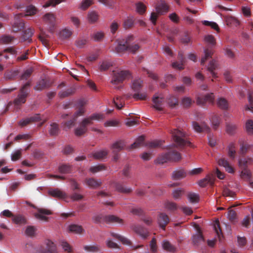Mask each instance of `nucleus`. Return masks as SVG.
I'll return each instance as SVG.
<instances>
[{
	"instance_id": "f257e3e1",
	"label": "nucleus",
	"mask_w": 253,
	"mask_h": 253,
	"mask_svg": "<svg viewBox=\"0 0 253 253\" xmlns=\"http://www.w3.org/2000/svg\"><path fill=\"white\" fill-rule=\"evenodd\" d=\"M104 115L100 114H93L88 118L84 119L80 124L79 126L75 129V134L81 136L87 131V126L92 124L93 120L103 119Z\"/></svg>"
},
{
	"instance_id": "f03ea898",
	"label": "nucleus",
	"mask_w": 253,
	"mask_h": 253,
	"mask_svg": "<svg viewBox=\"0 0 253 253\" xmlns=\"http://www.w3.org/2000/svg\"><path fill=\"white\" fill-rule=\"evenodd\" d=\"M170 133L176 146L182 148L186 146L192 147L191 143L187 140L186 134L180 130L174 129Z\"/></svg>"
},
{
	"instance_id": "7ed1b4c3",
	"label": "nucleus",
	"mask_w": 253,
	"mask_h": 253,
	"mask_svg": "<svg viewBox=\"0 0 253 253\" xmlns=\"http://www.w3.org/2000/svg\"><path fill=\"white\" fill-rule=\"evenodd\" d=\"M86 102L84 100H80L78 102V110L74 114L73 117L66 122L62 123L63 129L67 131L74 126L76 121V119L79 116L82 115L84 112V106Z\"/></svg>"
},
{
	"instance_id": "20e7f679",
	"label": "nucleus",
	"mask_w": 253,
	"mask_h": 253,
	"mask_svg": "<svg viewBox=\"0 0 253 253\" xmlns=\"http://www.w3.org/2000/svg\"><path fill=\"white\" fill-rule=\"evenodd\" d=\"M181 159L179 153L175 150H169L168 153L159 156L156 160V163L159 164H163L169 161H178Z\"/></svg>"
},
{
	"instance_id": "39448f33",
	"label": "nucleus",
	"mask_w": 253,
	"mask_h": 253,
	"mask_svg": "<svg viewBox=\"0 0 253 253\" xmlns=\"http://www.w3.org/2000/svg\"><path fill=\"white\" fill-rule=\"evenodd\" d=\"M92 219L95 223H123V220L122 219L120 218L119 217H117L113 215H109L106 216H103L102 215H95L92 217Z\"/></svg>"
},
{
	"instance_id": "423d86ee",
	"label": "nucleus",
	"mask_w": 253,
	"mask_h": 253,
	"mask_svg": "<svg viewBox=\"0 0 253 253\" xmlns=\"http://www.w3.org/2000/svg\"><path fill=\"white\" fill-rule=\"evenodd\" d=\"M31 82L29 81L25 83L21 88L19 94L18 95L17 97L14 100L15 105H21L26 102V98L29 93V90L28 88L31 85Z\"/></svg>"
},
{
	"instance_id": "0eeeda50",
	"label": "nucleus",
	"mask_w": 253,
	"mask_h": 253,
	"mask_svg": "<svg viewBox=\"0 0 253 253\" xmlns=\"http://www.w3.org/2000/svg\"><path fill=\"white\" fill-rule=\"evenodd\" d=\"M112 78L111 83L114 85H117L122 83L125 79L128 78L130 76V73L128 71L116 70L112 72Z\"/></svg>"
},
{
	"instance_id": "6e6552de",
	"label": "nucleus",
	"mask_w": 253,
	"mask_h": 253,
	"mask_svg": "<svg viewBox=\"0 0 253 253\" xmlns=\"http://www.w3.org/2000/svg\"><path fill=\"white\" fill-rule=\"evenodd\" d=\"M38 251L40 253H55L56 247L53 242L47 240L44 245L39 247Z\"/></svg>"
},
{
	"instance_id": "1a4fd4ad",
	"label": "nucleus",
	"mask_w": 253,
	"mask_h": 253,
	"mask_svg": "<svg viewBox=\"0 0 253 253\" xmlns=\"http://www.w3.org/2000/svg\"><path fill=\"white\" fill-rule=\"evenodd\" d=\"M133 39V36L130 35L127 36L126 39L119 42L118 45L116 47V51L117 53H121L126 51H128L129 47V42Z\"/></svg>"
},
{
	"instance_id": "9d476101",
	"label": "nucleus",
	"mask_w": 253,
	"mask_h": 253,
	"mask_svg": "<svg viewBox=\"0 0 253 253\" xmlns=\"http://www.w3.org/2000/svg\"><path fill=\"white\" fill-rule=\"evenodd\" d=\"M52 85V82L46 78L39 80L36 83L34 89L38 91H42L50 87Z\"/></svg>"
},
{
	"instance_id": "9b49d317",
	"label": "nucleus",
	"mask_w": 253,
	"mask_h": 253,
	"mask_svg": "<svg viewBox=\"0 0 253 253\" xmlns=\"http://www.w3.org/2000/svg\"><path fill=\"white\" fill-rule=\"evenodd\" d=\"M214 99L213 93H211L204 96H198L197 99V103L200 105H204L206 102L213 104Z\"/></svg>"
},
{
	"instance_id": "f8f14e48",
	"label": "nucleus",
	"mask_w": 253,
	"mask_h": 253,
	"mask_svg": "<svg viewBox=\"0 0 253 253\" xmlns=\"http://www.w3.org/2000/svg\"><path fill=\"white\" fill-rule=\"evenodd\" d=\"M37 211L38 212L35 214L36 218L45 221H47L48 219L45 215H50L52 214L50 211L46 209L38 208Z\"/></svg>"
},
{
	"instance_id": "ddd939ff",
	"label": "nucleus",
	"mask_w": 253,
	"mask_h": 253,
	"mask_svg": "<svg viewBox=\"0 0 253 253\" xmlns=\"http://www.w3.org/2000/svg\"><path fill=\"white\" fill-rule=\"evenodd\" d=\"M43 19L44 22L49 26V30L52 32L55 22V15L52 13H47L43 16Z\"/></svg>"
},
{
	"instance_id": "4468645a",
	"label": "nucleus",
	"mask_w": 253,
	"mask_h": 253,
	"mask_svg": "<svg viewBox=\"0 0 253 253\" xmlns=\"http://www.w3.org/2000/svg\"><path fill=\"white\" fill-rule=\"evenodd\" d=\"M132 229L144 239H146L149 235V232L147 229L140 225H133Z\"/></svg>"
},
{
	"instance_id": "2eb2a0df",
	"label": "nucleus",
	"mask_w": 253,
	"mask_h": 253,
	"mask_svg": "<svg viewBox=\"0 0 253 253\" xmlns=\"http://www.w3.org/2000/svg\"><path fill=\"white\" fill-rule=\"evenodd\" d=\"M169 221V218L167 214L164 213L159 214L158 217V223L162 229L165 230L166 226Z\"/></svg>"
},
{
	"instance_id": "dca6fc26",
	"label": "nucleus",
	"mask_w": 253,
	"mask_h": 253,
	"mask_svg": "<svg viewBox=\"0 0 253 253\" xmlns=\"http://www.w3.org/2000/svg\"><path fill=\"white\" fill-rule=\"evenodd\" d=\"M41 120L40 114H35L33 116L27 118L24 120H21L19 124L21 126H26L31 123L36 122Z\"/></svg>"
},
{
	"instance_id": "f3484780",
	"label": "nucleus",
	"mask_w": 253,
	"mask_h": 253,
	"mask_svg": "<svg viewBox=\"0 0 253 253\" xmlns=\"http://www.w3.org/2000/svg\"><path fill=\"white\" fill-rule=\"evenodd\" d=\"M84 182L88 187L92 189H96L102 184V181L100 180H96L93 178H86Z\"/></svg>"
},
{
	"instance_id": "a211bd4d",
	"label": "nucleus",
	"mask_w": 253,
	"mask_h": 253,
	"mask_svg": "<svg viewBox=\"0 0 253 253\" xmlns=\"http://www.w3.org/2000/svg\"><path fill=\"white\" fill-rule=\"evenodd\" d=\"M192 127L195 131L199 133L204 131L208 132L210 129V127L206 124L203 123L200 125L196 122H193Z\"/></svg>"
},
{
	"instance_id": "6ab92c4d",
	"label": "nucleus",
	"mask_w": 253,
	"mask_h": 253,
	"mask_svg": "<svg viewBox=\"0 0 253 253\" xmlns=\"http://www.w3.org/2000/svg\"><path fill=\"white\" fill-rule=\"evenodd\" d=\"M125 146V142L124 140H119L113 143L111 148L112 149L113 153H116L123 150Z\"/></svg>"
},
{
	"instance_id": "aec40b11",
	"label": "nucleus",
	"mask_w": 253,
	"mask_h": 253,
	"mask_svg": "<svg viewBox=\"0 0 253 253\" xmlns=\"http://www.w3.org/2000/svg\"><path fill=\"white\" fill-rule=\"evenodd\" d=\"M164 102V98L155 95L153 98V102L154 103L153 107L158 111H162L163 108L162 107Z\"/></svg>"
},
{
	"instance_id": "412c9836",
	"label": "nucleus",
	"mask_w": 253,
	"mask_h": 253,
	"mask_svg": "<svg viewBox=\"0 0 253 253\" xmlns=\"http://www.w3.org/2000/svg\"><path fill=\"white\" fill-rule=\"evenodd\" d=\"M48 131L50 136H57L60 132L58 124L56 123H51L49 127Z\"/></svg>"
},
{
	"instance_id": "4be33fe9",
	"label": "nucleus",
	"mask_w": 253,
	"mask_h": 253,
	"mask_svg": "<svg viewBox=\"0 0 253 253\" xmlns=\"http://www.w3.org/2000/svg\"><path fill=\"white\" fill-rule=\"evenodd\" d=\"M186 175V172L182 169H176L172 173V178L174 180H179L184 178Z\"/></svg>"
},
{
	"instance_id": "5701e85b",
	"label": "nucleus",
	"mask_w": 253,
	"mask_h": 253,
	"mask_svg": "<svg viewBox=\"0 0 253 253\" xmlns=\"http://www.w3.org/2000/svg\"><path fill=\"white\" fill-rule=\"evenodd\" d=\"M214 183V178L212 175H208L205 178L201 179L199 182L200 186L204 187L208 184L213 185Z\"/></svg>"
},
{
	"instance_id": "b1692460",
	"label": "nucleus",
	"mask_w": 253,
	"mask_h": 253,
	"mask_svg": "<svg viewBox=\"0 0 253 253\" xmlns=\"http://www.w3.org/2000/svg\"><path fill=\"white\" fill-rule=\"evenodd\" d=\"M162 246L164 250L169 252L173 253L176 251V247L168 240H164L162 243Z\"/></svg>"
},
{
	"instance_id": "393cba45",
	"label": "nucleus",
	"mask_w": 253,
	"mask_h": 253,
	"mask_svg": "<svg viewBox=\"0 0 253 253\" xmlns=\"http://www.w3.org/2000/svg\"><path fill=\"white\" fill-rule=\"evenodd\" d=\"M115 187L116 190L120 193L128 194L132 191L131 188L125 187L123 184L119 182L115 184Z\"/></svg>"
},
{
	"instance_id": "a878e982",
	"label": "nucleus",
	"mask_w": 253,
	"mask_h": 253,
	"mask_svg": "<svg viewBox=\"0 0 253 253\" xmlns=\"http://www.w3.org/2000/svg\"><path fill=\"white\" fill-rule=\"evenodd\" d=\"M19 73L18 70L6 71L4 74V78L6 80H14L18 76Z\"/></svg>"
},
{
	"instance_id": "bb28decb",
	"label": "nucleus",
	"mask_w": 253,
	"mask_h": 253,
	"mask_svg": "<svg viewBox=\"0 0 253 253\" xmlns=\"http://www.w3.org/2000/svg\"><path fill=\"white\" fill-rule=\"evenodd\" d=\"M107 155V151L100 150L90 154L89 157H93L95 159L100 160L106 158Z\"/></svg>"
},
{
	"instance_id": "cd10ccee",
	"label": "nucleus",
	"mask_w": 253,
	"mask_h": 253,
	"mask_svg": "<svg viewBox=\"0 0 253 253\" xmlns=\"http://www.w3.org/2000/svg\"><path fill=\"white\" fill-rule=\"evenodd\" d=\"M218 164L219 166L224 167L228 172H234V169L233 168L229 165L228 162L224 158H221L219 159L218 161Z\"/></svg>"
},
{
	"instance_id": "c85d7f7f",
	"label": "nucleus",
	"mask_w": 253,
	"mask_h": 253,
	"mask_svg": "<svg viewBox=\"0 0 253 253\" xmlns=\"http://www.w3.org/2000/svg\"><path fill=\"white\" fill-rule=\"evenodd\" d=\"M48 194L50 196L55 198H64L66 197L65 194L58 189L49 190L48 191Z\"/></svg>"
},
{
	"instance_id": "c756f323",
	"label": "nucleus",
	"mask_w": 253,
	"mask_h": 253,
	"mask_svg": "<svg viewBox=\"0 0 253 253\" xmlns=\"http://www.w3.org/2000/svg\"><path fill=\"white\" fill-rule=\"evenodd\" d=\"M58 169L61 173L68 174L71 172L72 167L71 165L68 164H62L59 166Z\"/></svg>"
},
{
	"instance_id": "7c9ffc66",
	"label": "nucleus",
	"mask_w": 253,
	"mask_h": 253,
	"mask_svg": "<svg viewBox=\"0 0 253 253\" xmlns=\"http://www.w3.org/2000/svg\"><path fill=\"white\" fill-rule=\"evenodd\" d=\"M213 53V51L212 49L209 48H206L204 49V56L201 59V64L202 65H204L208 59L211 57Z\"/></svg>"
},
{
	"instance_id": "2f4dec72",
	"label": "nucleus",
	"mask_w": 253,
	"mask_h": 253,
	"mask_svg": "<svg viewBox=\"0 0 253 253\" xmlns=\"http://www.w3.org/2000/svg\"><path fill=\"white\" fill-rule=\"evenodd\" d=\"M217 64L215 60H212L211 61H210L208 67V70L211 72L212 77L213 78H216L217 77L216 74L214 72V70H215L217 68Z\"/></svg>"
},
{
	"instance_id": "473e14b6",
	"label": "nucleus",
	"mask_w": 253,
	"mask_h": 253,
	"mask_svg": "<svg viewBox=\"0 0 253 253\" xmlns=\"http://www.w3.org/2000/svg\"><path fill=\"white\" fill-rule=\"evenodd\" d=\"M34 34V30L31 28H28L24 30V34L23 35V40L24 41H28L30 42L32 41L31 37Z\"/></svg>"
},
{
	"instance_id": "72a5a7b5",
	"label": "nucleus",
	"mask_w": 253,
	"mask_h": 253,
	"mask_svg": "<svg viewBox=\"0 0 253 253\" xmlns=\"http://www.w3.org/2000/svg\"><path fill=\"white\" fill-rule=\"evenodd\" d=\"M144 141V137L143 136L138 137L135 141L130 146L129 149H133L139 147L143 145Z\"/></svg>"
},
{
	"instance_id": "f704fd0d",
	"label": "nucleus",
	"mask_w": 253,
	"mask_h": 253,
	"mask_svg": "<svg viewBox=\"0 0 253 253\" xmlns=\"http://www.w3.org/2000/svg\"><path fill=\"white\" fill-rule=\"evenodd\" d=\"M224 19L226 24L228 26H231L233 25L237 26L239 25V21L235 17L231 16H226Z\"/></svg>"
},
{
	"instance_id": "c9c22d12",
	"label": "nucleus",
	"mask_w": 253,
	"mask_h": 253,
	"mask_svg": "<svg viewBox=\"0 0 253 253\" xmlns=\"http://www.w3.org/2000/svg\"><path fill=\"white\" fill-rule=\"evenodd\" d=\"M75 91V89L73 87H71L66 90H62L59 92L58 95L61 98H64L72 95Z\"/></svg>"
},
{
	"instance_id": "e433bc0d",
	"label": "nucleus",
	"mask_w": 253,
	"mask_h": 253,
	"mask_svg": "<svg viewBox=\"0 0 253 253\" xmlns=\"http://www.w3.org/2000/svg\"><path fill=\"white\" fill-rule=\"evenodd\" d=\"M245 130L249 135H253V121L248 120L245 126Z\"/></svg>"
},
{
	"instance_id": "4c0bfd02",
	"label": "nucleus",
	"mask_w": 253,
	"mask_h": 253,
	"mask_svg": "<svg viewBox=\"0 0 253 253\" xmlns=\"http://www.w3.org/2000/svg\"><path fill=\"white\" fill-rule=\"evenodd\" d=\"M84 249L89 252L98 253L101 251L100 247L97 245H86L84 246Z\"/></svg>"
},
{
	"instance_id": "58836bf2",
	"label": "nucleus",
	"mask_w": 253,
	"mask_h": 253,
	"mask_svg": "<svg viewBox=\"0 0 253 253\" xmlns=\"http://www.w3.org/2000/svg\"><path fill=\"white\" fill-rule=\"evenodd\" d=\"M111 235L114 238L120 240L123 244L130 245V241L128 239L114 232H111Z\"/></svg>"
},
{
	"instance_id": "ea45409f",
	"label": "nucleus",
	"mask_w": 253,
	"mask_h": 253,
	"mask_svg": "<svg viewBox=\"0 0 253 253\" xmlns=\"http://www.w3.org/2000/svg\"><path fill=\"white\" fill-rule=\"evenodd\" d=\"M157 13L159 14H163L168 10V6L165 3H161L156 7Z\"/></svg>"
},
{
	"instance_id": "a19ab883",
	"label": "nucleus",
	"mask_w": 253,
	"mask_h": 253,
	"mask_svg": "<svg viewBox=\"0 0 253 253\" xmlns=\"http://www.w3.org/2000/svg\"><path fill=\"white\" fill-rule=\"evenodd\" d=\"M217 105L218 107L223 110L227 109L228 103L227 100L224 98L220 97L217 101Z\"/></svg>"
},
{
	"instance_id": "79ce46f5",
	"label": "nucleus",
	"mask_w": 253,
	"mask_h": 253,
	"mask_svg": "<svg viewBox=\"0 0 253 253\" xmlns=\"http://www.w3.org/2000/svg\"><path fill=\"white\" fill-rule=\"evenodd\" d=\"M142 81L140 79L134 80L132 84L131 88L135 92H139L142 87Z\"/></svg>"
},
{
	"instance_id": "37998d69",
	"label": "nucleus",
	"mask_w": 253,
	"mask_h": 253,
	"mask_svg": "<svg viewBox=\"0 0 253 253\" xmlns=\"http://www.w3.org/2000/svg\"><path fill=\"white\" fill-rule=\"evenodd\" d=\"M178 57L181 60V62H174L172 63V66L173 68L177 69L179 70H182L184 68L183 67V64L182 63V62L183 61V55L181 53H178Z\"/></svg>"
},
{
	"instance_id": "c03bdc74",
	"label": "nucleus",
	"mask_w": 253,
	"mask_h": 253,
	"mask_svg": "<svg viewBox=\"0 0 253 253\" xmlns=\"http://www.w3.org/2000/svg\"><path fill=\"white\" fill-rule=\"evenodd\" d=\"M34 69L33 68H29L25 70L22 74L20 76V80H27L31 76Z\"/></svg>"
},
{
	"instance_id": "a18cd8bd",
	"label": "nucleus",
	"mask_w": 253,
	"mask_h": 253,
	"mask_svg": "<svg viewBox=\"0 0 253 253\" xmlns=\"http://www.w3.org/2000/svg\"><path fill=\"white\" fill-rule=\"evenodd\" d=\"M69 229L70 232H74L76 234H81L84 231V229L81 226L76 224H72L70 225L69 226Z\"/></svg>"
},
{
	"instance_id": "49530a36",
	"label": "nucleus",
	"mask_w": 253,
	"mask_h": 253,
	"mask_svg": "<svg viewBox=\"0 0 253 253\" xmlns=\"http://www.w3.org/2000/svg\"><path fill=\"white\" fill-rule=\"evenodd\" d=\"M113 65L112 63L109 60L103 61L99 67V69L101 71H105L109 69Z\"/></svg>"
},
{
	"instance_id": "de8ad7c7",
	"label": "nucleus",
	"mask_w": 253,
	"mask_h": 253,
	"mask_svg": "<svg viewBox=\"0 0 253 253\" xmlns=\"http://www.w3.org/2000/svg\"><path fill=\"white\" fill-rule=\"evenodd\" d=\"M211 122L214 129H217L220 122V119L217 115H213L211 118Z\"/></svg>"
},
{
	"instance_id": "09e8293b",
	"label": "nucleus",
	"mask_w": 253,
	"mask_h": 253,
	"mask_svg": "<svg viewBox=\"0 0 253 253\" xmlns=\"http://www.w3.org/2000/svg\"><path fill=\"white\" fill-rule=\"evenodd\" d=\"M72 31L67 29L62 30L59 33V37L61 39L64 40L70 37L72 35Z\"/></svg>"
},
{
	"instance_id": "8fccbe9b",
	"label": "nucleus",
	"mask_w": 253,
	"mask_h": 253,
	"mask_svg": "<svg viewBox=\"0 0 253 253\" xmlns=\"http://www.w3.org/2000/svg\"><path fill=\"white\" fill-rule=\"evenodd\" d=\"M113 102L116 107L119 109H121L125 104L124 98L120 97H116L114 99Z\"/></svg>"
},
{
	"instance_id": "3c124183",
	"label": "nucleus",
	"mask_w": 253,
	"mask_h": 253,
	"mask_svg": "<svg viewBox=\"0 0 253 253\" xmlns=\"http://www.w3.org/2000/svg\"><path fill=\"white\" fill-rule=\"evenodd\" d=\"M14 40V37L9 35H4L1 37L0 42L3 44L11 43Z\"/></svg>"
},
{
	"instance_id": "603ef678",
	"label": "nucleus",
	"mask_w": 253,
	"mask_h": 253,
	"mask_svg": "<svg viewBox=\"0 0 253 253\" xmlns=\"http://www.w3.org/2000/svg\"><path fill=\"white\" fill-rule=\"evenodd\" d=\"M106 169V167L104 165H98L96 166H92L90 168L89 170L90 172L94 173Z\"/></svg>"
},
{
	"instance_id": "864d4df0",
	"label": "nucleus",
	"mask_w": 253,
	"mask_h": 253,
	"mask_svg": "<svg viewBox=\"0 0 253 253\" xmlns=\"http://www.w3.org/2000/svg\"><path fill=\"white\" fill-rule=\"evenodd\" d=\"M162 141L161 140H154L148 142L146 144V146L150 148H155L161 147L162 144Z\"/></svg>"
},
{
	"instance_id": "5fc2aeb1",
	"label": "nucleus",
	"mask_w": 253,
	"mask_h": 253,
	"mask_svg": "<svg viewBox=\"0 0 253 253\" xmlns=\"http://www.w3.org/2000/svg\"><path fill=\"white\" fill-rule=\"evenodd\" d=\"M188 199L191 203H197L199 200V195L195 193H189L187 195Z\"/></svg>"
},
{
	"instance_id": "6e6d98bb",
	"label": "nucleus",
	"mask_w": 253,
	"mask_h": 253,
	"mask_svg": "<svg viewBox=\"0 0 253 253\" xmlns=\"http://www.w3.org/2000/svg\"><path fill=\"white\" fill-rule=\"evenodd\" d=\"M133 38L129 42V47H128V51L132 53H135L139 49L140 46L138 44L133 43L131 44L130 42L132 41Z\"/></svg>"
},
{
	"instance_id": "4d7b16f0",
	"label": "nucleus",
	"mask_w": 253,
	"mask_h": 253,
	"mask_svg": "<svg viewBox=\"0 0 253 253\" xmlns=\"http://www.w3.org/2000/svg\"><path fill=\"white\" fill-rule=\"evenodd\" d=\"M132 97L136 100H145L147 99V96L146 93L145 92L139 93L138 92L137 93H134Z\"/></svg>"
},
{
	"instance_id": "13d9d810",
	"label": "nucleus",
	"mask_w": 253,
	"mask_h": 253,
	"mask_svg": "<svg viewBox=\"0 0 253 253\" xmlns=\"http://www.w3.org/2000/svg\"><path fill=\"white\" fill-rule=\"evenodd\" d=\"M12 220L14 223L17 224L26 223V219L23 216L20 215L13 216Z\"/></svg>"
},
{
	"instance_id": "bf43d9fd",
	"label": "nucleus",
	"mask_w": 253,
	"mask_h": 253,
	"mask_svg": "<svg viewBox=\"0 0 253 253\" xmlns=\"http://www.w3.org/2000/svg\"><path fill=\"white\" fill-rule=\"evenodd\" d=\"M222 195L223 196L230 197L234 198L235 195L234 192L230 190L227 187H224L222 191Z\"/></svg>"
},
{
	"instance_id": "052dcab7",
	"label": "nucleus",
	"mask_w": 253,
	"mask_h": 253,
	"mask_svg": "<svg viewBox=\"0 0 253 253\" xmlns=\"http://www.w3.org/2000/svg\"><path fill=\"white\" fill-rule=\"evenodd\" d=\"M26 12L27 13V14L23 15V14L20 13L19 15L20 16H26L28 15H34V14L36 13V8H35V6H34L33 5H29L27 7Z\"/></svg>"
},
{
	"instance_id": "680f3d73",
	"label": "nucleus",
	"mask_w": 253,
	"mask_h": 253,
	"mask_svg": "<svg viewBox=\"0 0 253 253\" xmlns=\"http://www.w3.org/2000/svg\"><path fill=\"white\" fill-rule=\"evenodd\" d=\"M203 24L206 26L211 27L212 29H214L217 32L219 31V27L215 22L205 20L203 21Z\"/></svg>"
},
{
	"instance_id": "e2e57ef3",
	"label": "nucleus",
	"mask_w": 253,
	"mask_h": 253,
	"mask_svg": "<svg viewBox=\"0 0 253 253\" xmlns=\"http://www.w3.org/2000/svg\"><path fill=\"white\" fill-rule=\"evenodd\" d=\"M237 129V126L232 124H228L226 125V132L230 134H233Z\"/></svg>"
},
{
	"instance_id": "0e129e2a",
	"label": "nucleus",
	"mask_w": 253,
	"mask_h": 253,
	"mask_svg": "<svg viewBox=\"0 0 253 253\" xmlns=\"http://www.w3.org/2000/svg\"><path fill=\"white\" fill-rule=\"evenodd\" d=\"M104 35L101 32H97L93 34L92 36V38L94 41L99 42L103 40Z\"/></svg>"
},
{
	"instance_id": "69168bd1",
	"label": "nucleus",
	"mask_w": 253,
	"mask_h": 253,
	"mask_svg": "<svg viewBox=\"0 0 253 253\" xmlns=\"http://www.w3.org/2000/svg\"><path fill=\"white\" fill-rule=\"evenodd\" d=\"M150 250L153 253L157 252L158 247L157 245L156 239L153 238L150 243Z\"/></svg>"
},
{
	"instance_id": "338daca9",
	"label": "nucleus",
	"mask_w": 253,
	"mask_h": 253,
	"mask_svg": "<svg viewBox=\"0 0 253 253\" xmlns=\"http://www.w3.org/2000/svg\"><path fill=\"white\" fill-rule=\"evenodd\" d=\"M193 243L195 245H197L200 242L204 241V237L201 233H199L198 234L194 235L192 239Z\"/></svg>"
},
{
	"instance_id": "774afa93",
	"label": "nucleus",
	"mask_w": 253,
	"mask_h": 253,
	"mask_svg": "<svg viewBox=\"0 0 253 253\" xmlns=\"http://www.w3.org/2000/svg\"><path fill=\"white\" fill-rule=\"evenodd\" d=\"M88 18L90 23H94L98 19V15L94 11H91L88 14Z\"/></svg>"
}]
</instances>
